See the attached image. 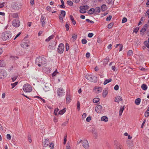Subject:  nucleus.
<instances>
[{
    "mask_svg": "<svg viewBox=\"0 0 149 149\" xmlns=\"http://www.w3.org/2000/svg\"><path fill=\"white\" fill-rule=\"evenodd\" d=\"M46 60L45 58L43 57H39L36 59V64H37L38 66L40 67L42 65L45 64L46 63Z\"/></svg>",
    "mask_w": 149,
    "mask_h": 149,
    "instance_id": "nucleus-1",
    "label": "nucleus"
},
{
    "mask_svg": "<svg viewBox=\"0 0 149 149\" xmlns=\"http://www.w3.org/2000/svg\"><path fill=\"white\" fill-rule=\"evenodd\" d=\"M11 37V33L10 31L4 32L1 34V38L3 40H9Z\"/></svg>",
    "mask_w": 149,
    "mask_h": 149,
    "instance_id": "nucleus-2",
    "label": "nucleus"
},
{
    "mask_svg": "<svg viewBox=\"0 0 149 149\" xmlns=\"http://www.w3.org/2000/svg\"><path fill=\"white\" fill-rule=\"evenodd\" d=\"M86 78L89 81L94 82H96L97 81V78L94 75L88 74L85 76Z\"/></svg>",
    "mask_w": 149,
    "mask_h": 149,
    "instance_id": "nucleus-3",
    "label": "nucleus"
},
{
    "mask_svg": "<svg viewBox=\"0 0 149 149\" xmlns=\"http://www.w3.org/2000/svg\"><path fill=\"white\" fill-rule=\"evenodd\" d=\"M23 90L26 93H29L31 91L32 88L30 85L26 84L24 85Z\"/></svg>",
    "mask_w": 149,
    "mask_h": 149,
    "instance_id": "nucleus-4",
    "label": "nucleus"
},
{
    "mask_svg": "<svg viewBox=\"0 0 149 149\" xmlns=\"http://www.w3.org/2000/svg\"><path fill=\"white\" fill-rule=\"evenodd\" d=\"M89 6L87 5L80 6L79 7L80 9V12L82 13H86V10L89 8Z\"/></svg>",
    "mask_w": 149,
    "mask_h": 149,
    "instance_id": "nucleus-5",
    "label": "nucleus"
},
{
    "mask_svg": "<svg viewBox=\"0 0 149 149\" xmlns=\"http://www.w3.org/2000/svg\"><path fill=\"white\" fill-rule=\"evenodd\" d=\"M114 146L115 149H123V147L121 144L116 141H114Z\"/></svg>",
    "mask_w": 149,
    "mask_h": 149,
    "instance_id": "nucleus-6",
    "label": "nucleus"
},
{
    "mask_svg": "<svg viewBox=\"0 0 149 149\" xmlns=\"http://www.w3.org/2000/svg\"><path fill=\"white\" fill-rule=\"evenodd\" d=\"M12 24L15 27H18L20 26V23L19 20L15 19L13 21Z\"/></svg>",
    "mask_w": 149,
    "mask_h": 149,
    "instance_id": "nucleus-7",
    "label": "nucleus"
},
{
    "mask_svg": "<svg viewBox=\"0 0 149 149\" xmlns=\"http://www.w3.org/2000/svg\"><path fill=\"white\" fill-rule=\"evenodd\" d=\"M64 46L63 44H60L58 47V52L60 53H62L64 51Z\"/></svg>",
    "mask_w": 149,
    "mask_h": 149,
    "instance_id": "nucleus-8",
    "label": "nucleus"
},
{
    "mask_svg": "<svg viewBox=\"0 0 149 149\" xmlns=\"http://www.w3.org/2000/svg\"><path fill=\"white\" fill-rule=\"evenodd\" d=\"M7 72L6 71L3 70H0V79H2L6 77Z\"/></svg>",
    "mask_w": 149,
    "mask_h": 149,
    "instance_id": "nucleus-9",
    "label": "nucleus"
},
{
    "mask_svg": "<svg viewBox=\"0 0 149 149\" xmlns=\"http://www.w3.org/2000/svg\"><path fill=\"white\" fill-rule=\"evenodd\" d=\"M65 92L63 91V88H60L58 89L57 91V93L58 96L59 97H62L63 96Z\"/></svg>",
    "mask_w": 149,
    "mask_h": 149,
    "instance_id": "nucleus-10",
    "label": "nucleus"
},
{
    "mask_svg": "<svg viewBox=\"0 0 149 149\" xmlns=\"http://www.w3.org/2000/svg\"><path fill=\"white\" fill-rule=\"evenodd\" d=\"M21 7V5L18 3H15L13 6L12 8L15 10L19 9Z\"/></svg>",
    "mask_w": 149,
    "mask_h": 149,
    "instance_id": "nucleus-11",
    "label": "nucleus"
},
{
    "mask_svg": "<svg viewBox=\"0 0 149 149\" xmlns=\"http://www.w3.org/2000/svg\"><path fill=\"white\" fill-rule=\"evenodd\" d=\"M82 146L84 147L86 149H87L89 147V144L87 140H85L83 141Z\"/></svg>",
    "mask_w": 149,
    "mask_h": 149,
    "instance_id": "nucleus-12",
    "label": "nucleus"
},
{
    "mask_svg": "<svg viewBox=\"0 0 149 149\" xmlns=\"http://www.w3.org/2000/svg\"><path fill=\"white\" fill-rule=\"evenodd\" d=\"M102 108V106L100 105H98L95 107V111L98 113H100Z\"/></svg>",
    "mask_w": 149,
    "mask_h": 149,
    "instance_id": "nucleus-13",
    "label": "nucleus"
},
{
    "mask_svg": "<svg viewBox=\"0 0 149 149\" xmlns=\"http://www.w3.org/2000/svg\"><path fill=\"white\" fill-rule=\"evenodd\" d=\"M94 90L95 92L97 94L102 92V88L101 87H95Z\"/></svg>",
    "mask_w": 149,
    "mask_h": 149,
    "instance_id": "nucleus-14",
    "label": "nucleus"
},
{
    "mask_svg": "<svg viewBox=\"0 0 149 149\" xmlns=\"http://www.w3.org/2000/svg\"><path fill=\"white\" fill-rule=\"evenodd\" d=\"M148 25L147 24H146L144 25V27L142 28L140 31L141 34L143 35L144 32L146 31L147 29H148Z\"/></svg>",
    "mask_w": 149,
    "mask_h": 149,
    "instance_id": "nucleus-15",
    "label": "nucleus"
},
{
    "mask_svg": "<svg viewBox=\"0 0 149 149\" xmlns=\"http://www.w3.org/2000/svg\"><path fill=\"white\" fill-rule=\"evenodd\" d=\"M45 18L44 16H42L40 18V21L41 23L42 27H43L45 24Z\"/></svg>",
    "mask_w": 149,
    "mask_h": 149,
    "instance_id": "nucleus-16",
    "label": "nucleus"
},
{
    "mask_svg": "<svg viewBox=\"0 0 149 149\" xmlns=\"http://www.w3.org/2000/svg\"><path fill=\"white\" fill-rule=\"evenodd\" d=\"M49 139H45L43 142V145L44 147H47L48 146L49 143Z\"/></svg>",
    "mask_w": 149,
    "mask_h": 149,
    "instance_id": "nucleus-17",
    "label": "nucleus"
},
{
    "mask_svg": "<svg viewBox=\"0 0 149 149\" xmlns=\"http://www.w3.org/2000/svg\"><path fill=\"white\" fill-rule=\"evenodd\" d=\"M108 92V89L106 88L104 89L102 92V96L104 97H105L107 95Z\"/></svg>",
    "mask_w": 149,
    "mask_h": 149,
    "instance_id": "nucleus-18",
    "label": "nucleus"
},
{
    "mask_svg": "<svg viewBox=\"0 0 149 149\" xmlns=\"http://www.w3.org/2000/svg\"><path fill=\"white\" fill-rule=\"evenodd\" d=\"M66 101L67 103H69L71 101V96L70 95L67 94L66 95Z\"/></svg>",
    "mask_w": 149,
    "mask_h": 149,
    "instance_id": "nucleus-19",
    "label": "nucleus"
},
{
    "mask_svg": "<svg viewBox=\"0 0 149 149\" xmlns=\"http://www.w3.org/2000/svg\"><path fill=\"white\" fill-rule=\"evenodd\" d=\"M122 100L121 97L120 96H118L115 97V102H119L120 101H122Z\"/></svg>",
    "mask_w": 149,
    "mask_h": 149,
    "instance_id": "nucleus-20",
    "label": "nucleus"
},
{
    "mask_svg": "<svg viewBox=\"0 0 149 149\" xmlns=\"http://www.w3.org/2000/svg\"><path fill=\"white\" fill-rule=\"evenodd\" d=\"M107 9V7L105 4H103L101 6V10L102 11H105Z\"/></svg>",
    "mask_w": 149,
    "mask_h": 149,
    "instance_id": "nucleus-21",
    "label": "nucleus"
},
{
    "mask_svg": "<svg viewBox=\"0 0 149 149\" xmlns=\"http://www.w3.org/2000/svg\"><path fill=\"white\" fill-rule=\"evenodd\" d=\"M101 120L102 121L107 122L108 121V118L106 116H103L101 117Z\"/></svg>",
    "mask_w": 149,
    "mask_h": 149,
    "instance_id": "nucleus-22",
    "label": "nucleus"
},
{
    "mask_svg": "<svg viewBox=\"0 0 149 149\" xmlns=\"http://www.w3.org/2000/svg\"><path fill=\"white\" fill-rule=\"evenodd\" d=\"M10 15L11 17L14 18H17L18 17V13H11Z\"/></svg>",
    "mask_w": 149,
    "mask_h": 149,
    "instance_id": "nucleus-23",
    "label": "nucleus"
},
{
    "mask_svg": "<svg viewBox=\"0 0 149 149\" xmlns=\"http://www.w3.org/2000/svg\"><path fill=\"white\" fill-rule=\"evenodd\" d=\"M124 109V106H121L120 107V110H119V115L120 116H121L122 114L123 111Z\"/></svg>",
    "mask_w": 149,
    "mask_h": 149,
    "instance_id": "nucleus-24",
    "label": "nucleus"
},
{
    "mask_svg": "<svg viewBox=\"0 0 149 149\" xmlns=\"http://www.w3.org/2000/svg\"><path fill=\"white\" fill-rule=\"evenodd\" d=\"M43 89L45 92L48 91L50 90V88L49 86L46 85H45L44 87H43Z\"/></svg>",
    "mask_w": 149,
    "mask_h": 149,
    "instance_id": "nucleus-25",
    "label": "nucleus"
},
{
    "mask_svg": "<svg viewBox=\"0 0 149 149\" xmlns=\"http://www.w3.org/2000/svg\"><path fill=\"white\" fill-rule=\"evenodd\" d=\"M92 133L94 136V137L95 138H97V134L96 131L95 130H92Z\"/></svg>",
    "mask_w": 149,
    "mask_h": 149,
    "instance_id": "nucleus-26",
    "label": "nucleus"
},
{
    "mask_svg": "<svg viewBox=\"0 0 149 149\" xmlns=\"http://www.w3.org/2000/svg\"><path fill=\"white\" fill-rule=\"evenodd\" d=\"M66 110L65 108H64L62 110H61L59 111L58 114L59 115H62L66 111Z\"/></svg>",
    "mask_w": 149,
    "mask_h": 149,
    "instance_id": "nucleus-27",
    "label": "nucleus"
},
{
    "mask_svg": "<svg viewBox=\"0 0 149 149\" xmlns=\"http://www.w3.org/2000/svg\"><path fill=\"white\" fill-rule=\"evenodd\" d=\"M141 99L140 98H138L135 101V103L136 105H139L141 102Z\"/></svg>",
    "mask_w": 149,
    "mask_h": 149,
    "instance_id": "nucleus-28",
    "label": "nucleus"
},
{
    "mask_svg": "<svg viewBox=\"0 0 149 149\" xmlns=\"http://www.w3.org/2000/svg\"><path fill=\"white\" fill-rule=\"evenodd\" d=\"M141 88L143 90H146L147 88V86L145 84H143L141 86Z\"/></svg>",
    "mask_w": 149,
    "mask_h": 149,
    "instance_id": "nucleus-29",
    "label": "nucleus"
},
{
    "mask_svg": "<svg viewBox=\"0 0 149 149\" xmlns=\"http://www.w3.org/2000/svg\"><path fill=\"white\" fill-rule=\"evenodd\" d=\"M95 12L96 14H98L100 12V8L99 7H96L95 9Z\"/></svg>",
    "mask_w": 149,
    "mask_h": 149,
    "instance_id": "nucleus-30",
    "label": "nucleus"
},
{
    "mask_svg": "<svg viewBox=\"0 0 149 149\" xmlns=\"http://www.w3.org/2000/svg\"><path fill=\"white\" fill-rule=\"evenodd\" d=\"M95 11V9L93 8H92L88 11V13L89 14H92Z\"/></svg>",
    "mask_w": 149,
    "mask_h": 149,
    "instance_id": "nucleus-31",
    "label": "nucleus"
},
{
    "mask_svg": "<svg viewBox=\"0 0 149 149\" xmlns=\"http://www.w3.org/2000/svg\"><path fill=\"white\" fill-rule=\"evenodd\" d=\"M70 18L72 21L73 24L74 25L76 24V21L74 20L73 17L72 15H70Z\"/></svg>",
    "mask_w": 149,
    "mask_h": 149,
    "instance_id": "nucleus-32",
    "label": "nucleus"
},
{
    "mask_svg": "<svg viewBox=\"0 0 149 149\" xmlns=\"http://www.w3.org/2000/svg\"><path fill=\"white\" fill-rule=\"evenodd\" d=\"M112 80L111 79H106L104 81L103 84L104 85H106L107 83L110 82Z\"/></svg>",
    "mask_w": 149,
    "mask_h": 149,
    "instance_id": "nucleus-33",
    "label": "nucleus"
},
{
    "mask_svg": "<svg viewBox=\"0 0 149 149\" xmlns=\"http://www.w3.org/2000/svg\"><path fill=\"white\" fill-rule=\"evenodd\" d=\"M61 5H60V7L61 8H64L65 6H64V3L63 0H61Z\"/></svg>",
    "mask_w": 149,
    "mask_h": 149,
    "instance_id": "nucleus-34",
    "label": "nucleus"
},
{
    "mask_svg": "<svg viewBox=\"0 0 149 149\" xmlns=\"http://www.w3.org/2000/svg\"><path fill=\"white\" fill-rule=\"evenodd\" d=\"M29 46V45L26 43L25 42H23L22 45V46L24 48H26V47H28Z\"/></svg>",
    "mask_w": 149,
    "mask_h": 149,
    "instance_id": "nucleus-35",
    "label": "nucleus"
},
{
    "mask_svg": "<svg viewBox=\"0 0 149 149\" xmlns=\"http://www.w3.org/2000/svg\"><path fill=\"white\" fill-rule=\"evenodd\" d=\"M54 37V35H52L49 36L45 40V41L47 42H48L51 39H53Z\"/></svg>",
    "mask_w": 149,
    "mask_h": 149,
    "instance_id": "nucleus-36",
    "label": "nucleus"
},
{
    "mask_svg": "<svg viewBox=\"0 0 149 149\" xmlns=\"http://www.w3.org/2000/svg\"><path fill=\"white\" fill-rule=\"evenodd\" d=\"M58 73V72L57 71V70H56L52 74V76L53 77Z\"/></svg>",
    "mask_w": 149,
    "mask_h": 149,
    "instance_id": "nucleus-37",
    "label": "nucleus"
},
{
    "mask_svg": "<svg viewBox=\"0 0 149 149\" xmlns=\"http://www.w3.org/2000/svg\"><path fill=\"white\" fill-rule=\"evenodd\" d=\"M100 99L98 98H95L93 99V102L94 103H97L99 102Z\"/></svg>",
    "mask_w": 149,
    "mask_h": 149,
    "instance_id": "nucleus-38",
    "label": "nucleus"
},
{
    "mask_svg": "<svg viewBox=\"0 0 149 149\" xmlns=\"http://www.w3.org/2000/svg\"><path fill=\"white\" fill-rule=\"evenodd\" d=\"M48 146L51 149H53L54 147V144L52 142L49 143Z\"/></svg>",
    "mask_w": 149,
    "mask_h": 149,
    "instance_id": "nucleus-39",
    "label": "nucleus"
},
{
    "mask_svg": "<svg viewBox=\"0 0 149 149\" xmlns=\"http://www.w3.org/2000/svg\"><path fill=\"white\" fill-rule=\"evenodd\" d=\"M5 65L3 60H0V67H4Z\"/></svg>",
    "mask_w": 149,
    "mask_h": 149,
    "instance_id": "nucleus-40",
    "label": "nucleus"
},
{
    "mask_svg": "<svg viewBox=\"0 0 149 149\" xmlns=\"http://www.w3.org/2000/svg\"><path fill=\"white\" fill-rule=\"evenodd\" d=\"M144 44L148 48H149V42L147 41H145L144 42Z\"/></svg>",
    "mask_w": 149,
    "mask_h": 149,
    "instance_id": "nucleus-41",
    "label": "nucleus"
},
{
    "mask_svg": "<svg viewBox=\"0 0 149 149\" xmlns=\"http://www.w3.org/2000/svg\"><path fill=\"white\" fill-rule=\"evenodd\" d=\"M18 82H16L13 84H11V85L12 86V88H13L15 87L17 84Z\"/></svg>",
    "mask_w": 149,
    "mask_h": 149,
    "instance_id": "nucleus-42",
    "label": "nucleus"
},
{
    "mask_svg": "<svg viewBox=\"0 0 149 149\" xmlns=\"http://www.w3.org/2000/svg\"><path fill=\"white\" fill-rule=\"evenodd\" d=\"M67 4L70 6H72L73 5V2L70 1H68L67 2Z\"/></svg>",
    "mask_w": 149,
    "mask_h": 149,
    "instance_id": "nucleus-43",
    "label": "nucleus"
},
{
    "mask_svg": "<svg viewBox=\"0 0 149 149\" xmlns=\"http://www.w3.org/2000/svg\"><path fill=\"white\" fill-rule=\"evenodd\" d=\"M58 111H59V109L58 108L55 109L54 112V114L55 115H57V113Z\"/></svg>",
    "mask_w": 149,
    "mask_h": 149,
    "instance_id": "nucleus-44",
    "label": "nucleus"
},
{
    "mask_svg": "<svg viewBox=\"0 0 149 149\" xmlns=\"http://www.w3.org/2000/svg\"><path fill=\"white\" fill-rule=\"evenodd\" d=\"M113 23H111L108 24V28L110 29H111L113 26Z\"/></svg>",
    "mask_w": 149,
    "mask_h": 149,
    "instance_id": "nucleus-45",
    "label": "nucleus"
},
{
    "mask_svg": "<svg viewBox=\"0 0 149 149\" xmlns=\"http://www.w3.org/2000/svg\"><path fill=\"white\" fill-rule=\"evenodd\" d=\"M132 54V50H130L128 51L127 53L128 56H131Z\"/></svg>",
    "mask_w": 149,
    "mask_h": 149,
    "instance_id": "nucleus-46",
    "label": "nucleus"
},
{
    "mask_svg": "<svg viewBox=\"0 0 149 149\" xmlns=\"http://www.w3.org/2000/svg\"><path fill=\"white\" fill-rule=\"evenodd\" d=\"M69 120V119H68L67 121L63 123L62 124V125L64 126L66 125L68 123Z\"/></svg>",
    "mask_w": 149,
    "mask_h": 149,
    "instance_id": "nucleus-47",
    "label": "nucleus"
},
{
    "mask_svg": "<svg viewBox=\"0 0 149 149\" xmlns=\"http://www.w3.org/2000/svg\"><path fill=\"white\" fill-rule=\"evenodd\" d=\"M67 135H65L64 137V142H63V143L64 144H65L66 143V141H67Z\"/></svg>",
    "mask_w": 149,
    "mask_h": 149,
    "instance_id": "nucleus-48",
    "label": "nucleus"
},
{
    "mask_svg": "<svg viewBox=\"0 0 149 149\" xmlns=\"http://www.w3.org/2000/svg\"><path fill=\"white\" fill-rule=\"evenodd\" d=\"M61 15H62L63 17H65V12L64 10H61Z\"/></svg>",
    "mask_w": 149,
    "mask_h": 149,
    "instance_id": "nucleus-49",
    "label": "nucleus"
},
{
    "mask_svg": "<svg viewBox=\"0 0 149 149\" xmlns=\"http://www.w3.org/2000/svg\"><path fill=\"white\" fill-rule=\"evenodd\" d=\"M149 116V111H146L145 113V116L146 117H148Z\"/></svg>",
    "mask_w": 149,
    "mask_h": 149,
    "instance_id": "nucleus-50",
    "label": "nucleus"
},
{
    "mask_svg": "<svg viewBox=\"0 0 149 149\" xmlns=\"http://www.w3.org/2000/svg\"><path fill=\"white\" fill-rule=\"evenodd\" d=\"M7 138L9 140H10L11 139V136L10 134H7L6 135Z\"/></svg>",
    "mask_w": 149,
    "mask_h": 149,
    "instance_id": "nucleus-51",
    "label": "nucleus"
},
{
    "mask_svg": "<svg viewBox=\"0 0 149 149\" xmlns=\"http://www.w3.org/2000/svg\"><path fill=\"white\" fill-rule=\"evenodd\" d=\"M86 116V114L85 113H84L82 116V119L84 120Z\"/></svg>",
    "mask_w": 149,
    "mask_h": 149,
    "instance_id": "nucleus-52",
    "label": "nucleus"
},
{
    "mask_svg": "<svg viewBox=\"0 0 149 149\" xmlns=\"http://www.w3.org/2000/svg\"><path fill=\"white\" fill-rule=\"evenodd\" d=\"M111 17H112L111 16V15H109V16H108L107 17L106 19V20L107 21H109L111 19Z\"/></svg>",
    "mask_w": 149,
    "mask_h": 149,
    "instance_id": "nucleus-53",
    "label": "nucleus"
},
{
    "mask_svg": "<svg viewBox=\"0 0 149 149\" xmlns=\"http://www.w3.org/2000/svg\"><path fill=\"white\" fill-rule=\"evenodd\" d=\"M127 21V19L126 17H123L122 19V23H124L126 22Z\"/></svg>",
    "mask_w": 149,
    "mask_h": 149,
    "instance_id": "nucleus-54",
    "label": "nucleus"
},
{
    "mask_svg": "<svg viewBox=\"0 0 149 149\" xmlns=\"http://www.w3.org/2000/svg\"><path fill=\"white\" fill-rule=\"evenodd\" d=\"M82 43L83 44H85L86 43L87 41L86 39H83L81 41Z\"/></svg>",
    "mask_w": 149,
    "mask_h": 149,
    "instance_id": "nucleus-55",
    "label": "nucleus"
},
{
    "mask_svg": "<svg viewBox=\"0 0 149 149\" xmlns=\"http://www.w3.org/2000/svg\"><path fill=\"white\" fill-rule=\"evenodd\" d=\"M10 58L12 59L13 60H16L18 58L17 57L14 56H10Z\"/></svg>",
    "mask_w": 149,
    "mask_h": 149,
    "instance_id": "nucleus-56",
    "label": "nucleus"
},
{
    "mask_svg": "<svg viewBox=\"0 0 149 149\" xmlns=\"http://www.w3.org/2000/svg\"><path fill=\"white\" fill-rule=\"evenodd\" d=\"M91 120V116H88L86 118V121L88 122H89Z\"/></svg>",
    "mask_w": 149,
    "mask_h": 149,
    "instance_id": "nucleus-57",
    "label": "nucleus"
},
{
    "mask_svg": "<svg viewBox=\"0 0 149 149\" xmlns=\"http://www.w3.org/2000/svg\"><path fill=\"white\" fill-rule=\"evenodd\" d=\"M65 27H66V30L67 31H68L69 30V26L68 24H65Z\"/></svg>",
    "mask_w": 149,
    "mask_h": 149,
    "instance_id": "nucleus-58",
    "label": "nucleus"
},
{
    "mask_svg": "<svg viewBox=\"0 0 149 149\" xmlns=\"http://www.w3.org/2000/svg\"><path fill=\"white\" fill-rule=\"evenodd\" d=\"M119 89V86L118 85H116L114 87V89L115 90L117 91Z\"/></svg>",
    "mask_w": 149,
    "mask_h": 149,
    "instance_id": "nucleus-59",
    "label": "nucleus"
},
{
    "mask_svg": "<svg viewBox=\"0 0 149 149\" xmlns=\"http://www.w3.org/2000/svg\"><path fill=\"white\" fill-rule=\"evenodd\" d=\"M93 34L92 33H89L88 34V37L89 38H91L93 36Z\"/></svg>",
    "mask_w": 149,
    "mask_h": 149,
    "instance_id": "nucleus-60",
    "label": "nucleus"
},
{
    "mask_svg": "<svg viewBox=\"0 0 149 149\" xmlns=\"http://www.w3.org/2000/svg\"><path fill=\"white\" fill-rule=\"evenodd\" d=\"M5 3L3 2L0 3V8H1L3 7L4 6Z\"/></svg>",
    "mask_w": 149,
    "mask_h": 149,
    "instance_id": "nucleus-61",
    "label": "nucleus"
},
{
    "mask_svg": "<svg viewBox=\"0 0 149 149\" xmlns=\"http://www.w3.org/2000/svg\"><path fill=\"white\" fill-rule=\"evenodd\" d=\"M86 57L88 58L90 56V54L89 52H87L86 54Z\"/></svg>",
    "mask_w": 149,
    "mask_h": 149,
    "instance_id": "nucleus-62",
    "label": "nucleus"
},
{
    "mask_svg": "<svg viewBox=\"0 0 149 149\" xmlns=\"http://www.w3.org/2000/svg\"><path fill=\"white\" fill-rule=\"evenodd\" d=\"M21 32H19V33L15 37V38L14 40H15L17 37H18L19 35L21 34Z\"/></svg>",
    "mask_w": 149,
    "mask_h": 149,
    "instance_id": "nucleus-63",
    "label": "nucleus"
},
{
    "mask_svg": "<svg viewBox=\"0 0 149 149\" xmlns=\"http://www.w3.org/2000/svg\"><path fill=\"white\" fill-rule=\"evenodd\" d=\"M146 15L148 16V17L149 18V9H148L146 12Z\"/></svg>",
    "mask_w": 149,
    "mask_h": 149,
    "instance_id": "nucleus-64",
    "label": "nucleus"
}]
</instances>
